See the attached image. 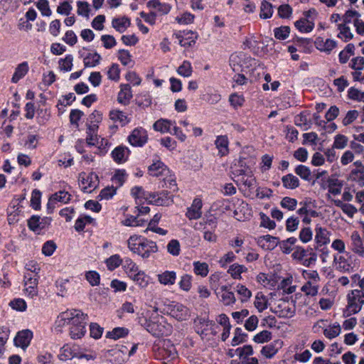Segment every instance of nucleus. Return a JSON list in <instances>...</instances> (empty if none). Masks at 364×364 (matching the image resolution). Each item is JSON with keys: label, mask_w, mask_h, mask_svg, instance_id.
<instances>
[{"label": "nucleus", "mask_w": 364, "mask_h": 364, "mask_svg": "<svg viewBox=\"0 0 364 364\" xmlns=\"http://www.w3.org/2000/svg\"><path fill=\"white\" fill-rule=\"evenodd\" d=\"M139 323L151 334L160 337L166 336L170 332V326H167L164 318L159 315L151 316L149 318H140Z\"/></svg>", "instance_id": "nucleus-1"}, {"label": "nucleus", "mask_w": 364, "mask_h": 364, "mask_svg": "<svg viewBox=\"0 0 364 364\" xmlns=\"http://www.w3.org/2000/svg\"><path fill=\"white\" fill-rule=\"evenodd\" d=\"M87 314L79 309H71L60 314L57 323L59 326H86Z\"/></svg>", "instance_id": "nucleus-2"}, {"label": "nucleus", "mask_w": 364, "mask_h": 364, "mask_svg": "<svg viewBox=\"0 0 364 364\" xmlns=\"http://www.w3.org/2000/svg\"><path fill=\"white\" fill-rule=\"evenodd\" d=\"M347 306L344 314L349 316L358 313L364 304V292L361 290H351L347 295Z\"/></svg>", "instance_id": "nucleus-3"}, {"label": "nucleus", "mask_w": 364, "mask_h": 364, "mask_svg": "<svg viewBox=\"0 0 364 364\" xmlns=\"http://www.w3.org/2000/svg\"><path fill=\"white\" fill-rule=\"evenodd\" d=\"M78 179L80 186L84 192H92L99 184L98 176L94 173H90L89 174L80 173L79 174Z\"/></svg>", "instance_id": "nucleus-4"}, {"label": "nucleus", "mask_w": 364, "mask_h": 364, "mask_svg": "<svg viewBox=\"0 0 364 364\" xmlns=\"http://www.w3.org/2000/svg\"><path fill=\"white\" fill-rule=\"evenodd\" d=\"M158 251L156 243L146 238H143L138 242L135 254L140 255L142 258H149L151 254Z\"/></svg>", "instance_id": "nucleus-5"}, {"label": "nucleus", "mask_w": 364, "mask_h": 364, "mask_svg": "<svg viewBox=\"0 0 364 364\" xmlns=\"http://www.w3.org/2000/svg\"><path fill=\"white\" fill-rule=\"evenodd\" d=\"M128 141L133 146H143L148 141V134L142 127L135 128L128 136Z\"/></svg>", "instance_id": "nucleus-6"}, {"label": "nucleus", "mask_w": 364, "mask_h": 364, "mask_svg": "<svg viewBox=\"0 0 364 364\" xmlns=\"http://www.w3.org/2000/svg\"><path fill=\"white\" fill-rule=\"evenodd\" d=\"M168 311L169 315L178 321H186L190 317L189 309L181 304L170 305Z\"/></svg>", "instance_id": "nucleus-7"}, {"label": "nucleus", "mask_w": 364, "mask_h": 364, "mask_svg": "<svg viewBox=\"0 0 364 364\" xmlns=\"http://www.w3.org/2000/svg\"><path fill=\"white\" fill-rule=\"evenodd\" d=\"M23 282L26 294L31 298L37 296L38 276L32 275V274H25Z\"/></svg>", "instance_id": "nucleus-8"}, {"label": "nucleus", "mask_w": 364, "mask_h": 364, "mask_svg": "<svg viewBox=\"0 0 364 364\" xmlns=\"http://www.w3.org/2000/svg\"><path fill=\"white\" fill-rule=\"evenodd\" d=\"M149 198L151 202L156 205L168 206L173 202L172 196L164 191L159 193H150Z\"/></svg>", "instance_id": "nucleus-9"}, {"label": "nucleus", "mask_w": 364, "mask_h": 364, "mask_svg": "<svg viewBox=\"0 0 364 364\" xmlns=\"http://www.w3.org/2000/svg\"><path fill=\"white\" fill-rule=\"evenodd\" d=\"M160 354L164 360L173 361L178 358V353L176 347L169 341H164L160 350Z\"/></svg>", "instance_id": "nucleus-10"}, {"label": "nucleus", "mask_w": 364, "mask_h": 364, "mask_svg": "<svg viewBox=\"0 0 364 364\" xmlns=\"http://www.w3.org/2000/svg\"><path fill=\"white\" fill-rule=\"evenodd\" d=\"M350 249L360 257H364V241L357 231L352 232L350 235Z\"/></svg>", "instance_id": "nucleus-11"}, {"label": "nucleus", "mask_w": 364, "mask_h": 364, "mask_svg": "<svg viewBox=\"0 0 364 364\" xmlns=\"http://www.w3.org/2000/svg\"><path fill=\"white\" fill-rule=\"evenodd\" d=\"M33 338L31 331L27 329L19 331L14 338V343L16 346L26 349L30 344Z\"/></svg>", "instance_id": "nucleus-12"}, {"label": "nucleus", "mask_w": 364, "mask_h": 364, "mask_svg": "<svg viewBox=\"0 0 364 364\" xmlns=\"http://www.w3.org/2000/svg\"><path fill=\"white\" fill-rule=\"evenodd\" d=\"M314 44L318 50L328 54L337 46V43L334 40L330 38L324 39L323 37L320 36L316 38Z\"/></svg>", "instance_id": "nucleus-13"}, {"label": "nucleus", "mask_w": 364, "mask_h": 364, "mask_svg": "<svg viewBox=\"0 0 364 364\" xmlns=\"http://www.w3.org/2000/svg\"><path fill=\"white\" fill-rule=\"evenodd\" d=\"M351 256L349 253H345L343 255L334 256V262L337 265V269L342 272H350L353 269Z\"/></svg>", "instance_id": "nucleus-14"}, {"label": "nucleus", "mask_w": 364, "mask_h": 364, "mask_svg": "<svg viewBox=\"0 0 364 364\" xmlns=\"http://www.w3.org/2000/svg\"><path fill=\"white\" fill-rule=\"evenodd\" d=\"M149 172L153 176H166L169 173L166 166L158 159L153 160V164L149 166Z\"/></svg>", "instance_id": "nucleus-15"}, {"label": "nucleus", "mask_w": 364, "mask_h": 364, "mask_svg": "<svg viewBox=\"0 0 364 364\" xmlns=\"http://www.w3.org/2000/svg\"><path fill=\"white\" fill-rule=\"evenodd\" d=\"M99 126L96 123H91L87 129L86 142L89 146H97L99 144L100 136L97 135Z\"/></svg>", "instance_id": "nucleus-16"}, {"label": "nucleus", "mask_w": 364, "mask_h": 364, "mask_svg": "<svg viewBox=\"0 0 364 364\" xmlns=\"http://www.w3.org/2000/svg\"><path fill=\"white\" fill-rule=\"evenodd\" d=\"M283 342L281 340H276L274 342L262 347L261 354L266 358H272L277 354L279 349L282 348Z\"/></svg>", "instance_id": "nucleus-17"}, {"label": "nucleus", "mask_w": 364, "mask_h": 364, "mask_svg": "<svg viewBox=\"0 0 364 364\" xmlns=\"http://www.w3.org/2000/svg\"><path fill=\"white\" fill-rule=\"evenodd\" d=\"M232 173L235 176H240L245 174H250L252 171L250 166L247 164L245 159H240L236 161L231 166Z\"/></svg>", "instance_id": "nucleus-18"}, {"label": "nucleus", "mask_w": 364, "mask_h": 364, "mask_svg": "<svg viewBox=\"0 0 364 364\" xmlns=\"http://www.w3.org/2000/svg\"><path fill=\"white\" fill-rule=\"evenodd\" d=\"M202 201L200 199L195 198L191 207L187 210L186 215L190 220H196L200 218L202 215Z\"/></svg>", "instance_id": "nucleus-19"}, {"label": "nucleus", "mask_w": 364, "mask_h": 364, "mask_svg": "<svg viewBox=\"0 0 364 364\" xmlns=\"http://www.w3.org/2000/svg\"><path fill=\"white\" fill-rule=\"evenodd\" d=\"M129 152L127 147L119 146L112 151V157L116 163L122 164L127 161Z\"/></svg>", "instance_id": "nucleus-20"}, {"label": "nucleus", "mask_w": 364, "mask_h": 364, "mask_svg": "<svg viewBox=\"0 0 364 364\" xmlns=\"http://www.w3.org/2000/svg\"><path fill=\"white\" fill-rule=\"evenodd\" d=\"M147 6L154 9L160 15L167 14L171 9V6L166 3H161L159 0H151L147 3Z\"/></svg>", "instance_id": "nucleus-21"}, {"label": "nucleus", "mask_w": 364, "mask_h": 364, "mask_svg": "<svg viewBox=\"0 0 364 364\" xmlns=\"http://www.w3.org/2000/svg\"><path fill=\"white\" fill-rule=\"evenodd\" d=\"M29 66L27 62H23L17 65L15 69L14 73L11 77L13 83H17L21 79L24 77L28 73Z\"/></svg>", "instance_id": "nucleus-22"}, {"label": "nucleus", "mask_w": 364, "mask_h": 364, "mask_svg": "<svg viewBox=\"0 0 364 364\" xmlns=\"http://www.w3.org/2000/svg\"><path fill=\"white\" fill-rule=\"evenodd\" d=\"M258 242L262 247H266L267 250L274 249L278 243L279 238L269 235L260 236L258 239Z\"/></svg>", "instance_id": "nucleus-23"}, {"label": "nucleus", "mask_w": 364, "mask_h": 364, "mask_svg": "<svg viewBox=\"0 0 364 364\" xmlns=\"http://www.w3.org/2000/svg\"><path fill=\"white\" fill-rule=\"evenodd\" d=\"M283 186L285 188L294 190L300 186L299 178L292 173L287 174L282 178Z\"/></svg>", "instance_id": "nucleus-24"}, {"label": "nucleus", "mask_w": 364, "mask_h": 364, "mask_svg": "<svg viewBox=\"0 0 364 364\" xmlns=\"http://www.w3.org/2000/svg\"><path fill=\"white\" fill-rule=\"evenodd\" d=\"M132 97L131 87L129 85H121V90L118 94L117 100L119 103L127 105Z\"/></svg>", "instance_id": "nucleus-25"}, {"label": "nucleus", "mask_w": 364, "mask_h": 364, "mask_svg": "<svg viewBox=\"0 0 364 364\" xmlns=\"http://www.w3.org/2000/svg\"><path fill=\"white\" fill-rule=\"evenodd\" d=\"M175 122L168 119H161L157 120L153 125L154 130L161 133H171V128L173 127Z\"/></svg>", "instance_id": "nucleus-26"}, {"label": "nucleus", "mask_w": 364, "mask_h": 364, "mask_svg": "<svg viewBox=\"0 0 364 364\" xmlns=\"http://www.w3.org/2000/svg\"><path fill=\"white\" fill-rule=\"evenodd\" d=\"M215 144L218 149L219 154L223 156L228 154V139L225 135L218 136L215 141Z\"/></svg>", "instance_id": "nucleus-27"}, {"label": "nucleus", "mask_w": 364, "mask_h": 364, "mask_svg": "<svg viewBox=\"0 0 364 364\" xmlns=\"http://www.w3.org/2000/svg\"><path fill=\"white\" fill-rule=\"evenodd\" d=\"M319 284L314 282H306L301 288V291L307 296H315L318 294Z\"/></svg>", "instance_id": "nucleus-28"}, {"label": "nucleus", "mask_w": 364, "mask_h": 364, "mask_svg": "<svg viewBox=\"0 0 364 364\" xmlns=\"http://www.w3.org/2000/svg\"><path fill=\"white\" fill-rule=\"evenodd\" d=\"M130 20L127 17L115 18L112 21V25L119 33H123L130 26Z\"/></svg>", "instance_id": "nucleus-29"}, {"label": "nucleus", "mask_w": 364, "mask_h": 364, "mask_svg": "<svg viewBox=\"0 0 364 364\" xmlns=\"http://www.w3.org/2000/svg\"><path fill=\"white\" fill-rule=\"evenodd\" d=\"M295 27L301 32L309 33L314 28V23L306 18H301L294 23Z\"/></svg>", "instance_id": "nucleus-30"}, {"label": "nucleus", "mask_w": 364, "mask_h": 364, "mask_svg": "<svg viewBox=\"0 0 364 364\" xmlns=\"http://www.w3.org/2000/svg\"><path fill=\"white\" fill-rule=\"evenodd\" d=\"M338 30H339V33L337 36L338 38L342 39L344 42H348L353 38V34L350 27L346 25V23L338 24Z\"/></svg>", "instance_id": "nucleus-31"}, {"label": "nucleus", "mask_w": 364, "mask_h": 364, "mask_svg": "<svg viewBox=\"0 0 364 364\" xmlns=\"http://www.w3.org/2000/svg\"><path fill=\"white\" fill-rule=\"evenodd\" d=\"M109 117L113 122H119L122 126L126 125L129 122L125 113L119 110L110 111Z\"/></svg>", "instance_id": "nucleus-32"}, {"label": "nucleus", "mask_w": 364, "mask_h": 364, "mask_svg": "<svg viewBox=\"0 0 364 364\" xmlns=\"http://www.w3.org/2000/svg\"><path fill=\"white\" fill-rule=\"evenodd\" d=\"M247 271V268L244 265L237 263L232 264L229 267L228 273L235 279H241V274Z\"/></svg>", "instance_id": "nucleus-33"}, {"label": "nucleus", "mask_w": 364, "mask_h": 364, "mask_svg": "<svg viewBox=\"0 0 364 364\" xmlns=\"http://www.w3.org/2000/svg\"><path fill=\"white\" fill-rule=\"evenodd\" d=\"M334 204L341 208L343 213L348 215L349 217H353L354 214L357 213V209L351 204L344 203L340 200H334Z\"/></svg>", "instance_id": "nucleus-34"}, {"label": "nucleus", "mask_w": 364, "mask_h": 364, "mask_svg": "<svg viewBox=\"0 0 364 364\" xmlns=\"http://www.w3.org/2000/svg\"><path fill=\"white\" fill-rule=\"evenodd\" d=\"M254 304L259 312H262L268 307V300L262 292H258L255 296Z\"/></svg>", "instance_id": "nucleus-35"}, {"label": "nucleus", "mask_w": 364, "mask_h": 364, "mask_svg": "<svg viewBox=\"0 0 364 364\" xmlns=\"http://www.w3.org/2000/svg\"><path fill=\"white\" fill-rule=\"evenodd\" d=\"M327 235L328 232L326 229L321 227L316 228L315 235V240L316 243L320 246L327 244L329 242Z\"/></svg>", "instance_id": "nucleus-36"}, {"label": "nucleus", "mask_w": 364, "mask_h": 364, "mask_svg": "<svg viewBox=\"0 0 364 364\" xmlns=\"http://www.w3.org/2000/svg\"><path fill=\"white\" fill-rule=\"evenodd\" d=\"M130 278L141 288L147 287L149 284V277L144 272L139 271L134 273L133 276H131Z\"/></svg>", "instance_id": "nucleus-37"}, {"label": "nucleus", "mask_w": 364, "mask_h": 364, "mask_svg": "<svg viewBox=\"0 0 364 364\" xmlns=\"http://www.w3.org/2000/svg\"><path fill=\"white\" fill-rule=\"evenodd\" d=\"M294 171L296 175H298L301 178H302L304 181H310L311 178V171L310 168L304 165H298L295 169Z\"/></svg>", "instance_id": "nucleus-38"}, {"label": "nucleus", "mask_w": 364, "mask_h": 364, "mask_svg": "<svg viewBox=\"0 0 364 364\" xmlns=\"http://www.w3.org/2000/svg\"><path fill=\"white\" fill-rule=\"evenodd\" d=\"M159 281L161 284L164 285L173 284L176 278L174 272L166 271L161 274H159Z\"/></svg>", "instance_id": "nucleus-39"}, {"label": "nucleus", "mask_w": 364, "mask_h": 364, "mask_svg": "<svg viewBox=\"0 0 364 364\" xmlns=\"http://www.w3.org/2000/svg\"><path fill=\"white\" fill-rule=\"evenodd\" d=\"M101 56L97 53H88L84 58V65L85 67H95L100 63Z\"/></svg>", "instance_id": "nucleus-40"}, {"label": "nucleus", "mask_w": 364, "mask_h": 364, "mask_svg": "<svg viewBox=\"0 0 364 364\" xmlns=\"http://www.w3.org/2000/svg\"><path fill=\"white\" fill-rule=\"evenodd\" d=\"M129 333V330L124 327H117L112 331H108L106 334V337L117 340L118 338L126 336Z\"/></svg>", "instance_id": "nucleus-41"}, {"label": "nucleus", "mask_w": 364, "mask_h": 364, "mask_svg": "<svg viewBox=\"0 0 364 364\" xmlns=\"http://www.w3.org/2000/svg\"><path fill=\"white\" fill-rule=\"evenodd\" d=\"M193 271L197 275L203 277H206L209 272L208 264L206 262H200L199 261L193 262Z\"/></svg>", "instance_id": "nucleus-42"}, {"label": "nucleus", "mask_w": 364, "mask_h": 364, "mask_svg": "<svg viewBox=\"0 0 364 364\" xmlns=\"http://www.w3.org/2000/svg\"><path fill=\"white\" fill-rule=\"evenodd\" d=\"M131 193L136 200V203H141L142 199H148L149 198V194L144 191L142 187L141 186H134L131 190Z\"/></svg>", "instance_id": "nucleus-43"}, {"label": "nucleus", "mask_w": 364, "mask_h": 364, "mask_svg": "<svg viewBox=\"0 0 364 364\" xmlns=\"http://www.w3.org/2000/svg\"><path fill=\"white\" fill-rule=\"evenodd\" d=\"M272 5L266 0H263L260 6L259 16L262 18L266 19L270 18L272 16Z\"/></svg>", "instance_id": "nucleus-44"}, {"label": "nucleus", "mask_w": 364, "mask_h": 364, "mask_svg": "<svg viewBox=\"0 0 364 364\" xmlns=\"http://www.w3.org/2000/svg\"><path fill=\"white\" fill-rule=\"evenodd\" d=\"M282 309L280 312V316L284 318H291L294 316L296 307L294 304H290L288 302H284L282 305Z\"/></svg>", "instance_id": "nucleus-45"}, {"label": "nucleus", "mask_w": 364, "mask_h": 364, "mask_svg": "<svg viewBox=\"0 0 364 364\" xmlns=\"http://www.w3.org/2000/svg\"><path fill=\"white\" fill-rule=\"evenodd\" d=\"M40 217L36 215H33L28 220V228L34 231H40L46 228V225H42V222H40Z\"/></svg>", "instance_id": "nucleus-46"}, {"label": "nucleus", "mask_w": 364, "mask_h": 364, "mask_svg": "<svg viewBox=\"0 0 364 364\" xmlns=\"http://www.w3.org/2000/svg\"><path fill=\"white\" fill-rule=\"evenodd\" d=\"M177 73L178 75L184 77H190L193 73L191 63L188 60H184L183 63L178 68Z\"/></svg>", "instance_id": "nucleus-47"}, {"label": "nucleus", "mask_w": 364, "mask_h": 364, "mask_svg": "<svg viewBox=\"0 0 364 364\" xmlns=\"http://www.w3.org/2000/svg\"><path fill=\"white\" fill-rule=\"evenodd\" d=\"M85 332V326H70V335L73 339L81 338Z\"/></svg>", "instance_id": "nucleus-48"}, {"label": "nucleus", "mask_w": 364, "mask_h": 364, "mask_svg": "<svg viewBox=\"0 0 364 364\" xmlns=\"http://www.w3.org/2000/svg\"><path fill=\"white\" fill-rule=\"evenodd\" d=\"M272 334L270 331L264 330L257 333L253 341L257 343H264L269 341L272 339Z\"/></svg>", "instance_id": "nucleus-49"}, {"label": "nucleus", "mask_w": 364, "mask_h": 364, "mask_svg": "<svg viewBox=\"0 0 364 364\" xmlns=\"http://www.w3.org/2000/svg\"><path fill=\"white\" fill-rule=\"evenodd\" d=\"M301 274L306 282H314L316 284H318L321 280V277L316 270H303Z\"/></svg>", "instance_id": "nucleus-50"}, {"label": "nucleus", "mask_w": 364, "mask_h": 364, "mask_svg": "<svg viewBox=\"0 0 364 364\" xmlns=\"http://www.w3.org/2000/svg\"><path fill=\"white\" fill-rule=\"evenodd\" d=\"M341 329L339 324H333V326H329L327 328H325L323 331L324 336L329 338L332 339L337 337L341 333Z\"/></svg>", "instance_id": "nucleus-51"}, {"label": "nucleus", "mask_w": 364, "mask_h": 364, "mask_svg": "<svg viewBox=\"0 0 364 364\" xmlns=\"http://www.w3.org/2000/svg\"><path fill=\"white\" fill-rule=\"evenodd\" d=\"M236 291L241 296L240 300L242 302L248 301L252 296L251 291L242 284H237L236 286Z\"/></svg>", "instance_id": "nucleus-52"}, {"label": "nucleus", "mask_w": 364, "mask_h": 364, "mask_svg": "<svg viewBox=\"0 0 364 364\" xmlns=\"http://www.w3.org/2000/svg\"><path fill=\"white\" fill-rule=\"evenodd\" d=\"M348 97L349 99L358 102H364V91L362 92L353 87H350L348 91Z\"/></svg>", "instance_id": "nucleus-53"}, {"label": "nucleus", "mask_w": 364, "mask_h": 364, "mask_svg": "<svg viewBox=\"0 0 364 364\" xmlns=\"http://www.w3.org/2000/svg\"><path fill=\"white\" fill-rule=\"evenodd\" d=\"M122 262L119 255H114L107 258L105 263L109 270H114L121 264Z\"/></svg>", "instance_id": "nucleus-54"}, {"label": "nucleus", "mask_w": 364, "mask_h": 364, "mask_svg": "<svg viewBox=\"0 0 364 364\" xmlns=\"http://www.w3.org/2000/svg\"><path fill=\"white\" fill-rule=\"evenodd\" d=\"M126 178L127 173L124 170H117L112 177V181L117 187H120L123 185Z\"/></svg>", "instance_id": "nucleus-55"}, {"label": "nucleus", "mask_w": 364, "mask_h": 364, "mask_svg": "<svg viewBox=\"0 0 364 364\" xmlns=\"http://www.w3.org/2000/svg\"><path fill=\"white\" fill-rule=\"evenodd\" d=\"M241 176V183L248 188L249 189H252L255 187L256 180L253 176L252 171H250V174H245Z\"/></svg>", "instance_id": "nucleus-56"}, {"label": "nucleus", "mask_w": 364, "mask_h": 364, "mask_svg": "<svg viewBox=\"0 0 364 364\" xmlns=\"http://www.w3.org/2000/svg\"><path fill=\"white\" fill-rule=\"evenodd\" d=\"M116 191L117 188H114L113 186H107L100 191L98 198L100 200H109L116 194Z\"/></svg>", "instance_id": "nucleus-57"}, {"label": "nucleus", "mask_w": 364, "mask_h": 364, "mask_svg": "<svg viewBox=\"0 0 364 364\" xmlns=\"http://www.w3.org/2000/svg\"><path fill=\"white\" fill-rule=\"evenodd\" d=\"M236 351L240 359H242V361L250 357L254 353L253 348L250 345H245L242 348H238Z\"/></svg>", "instance_id": "nucleus-58"}, {"label": "nucleus", "mask_w": 364, "mask_h": 364, "mask_svg": "<svg viewBox=\"0 0 364 364\" xmlns=\"http://www.w3.org/2000/svg\"><path fill=\"white\" fill-rule=\"evenodd\" d=\"M280 205L289 210H294L297 205V200L295 198L286 196L282 199Z\"/></svg>", "instance_id": "nucleus-59"}, {"label": "nucleus", "mask_w": 364, "mask_h": 364, "mask_svg": "<svg viewBox=\"0 0 364 364\" xmlns=\"http://www.w3.org/2000/svg\"><path fill=\"white\" fill-rule=\"evenodd\" d=\"M348 138L343 134H337L334 137L333 146L335 149H343L348 144Z\"/></svg>", "instance_id": "nucleus-60"}, {"label": "nucleus", "mask_w": 364, "mask_h": 364, "mask_svg": "<svg viewBox=\"0 0 364 364\" xmlns=\"http://www.w3.org/2000/svg\"><path fill=\"white\" fill-rule=\"evenodd\" d=\"M77 13L80 16L89 17L90 11V4L87 1H77Z\"/></svg>", "instance_id": "nucleus-61"}, {"label": "nucleus", "mask_w": 364, "mask_h": 364, "mask_svg": "<svg viewBox=\"0 0 364 364\" xmlns=\"http://www.w3.org/2000/svg\"><path fill=\"white\" fill-rule=\"evenodd\" d=\"M167 251L173 256H178L181 251L179 242L177 240H171L167 245Z\"/></svg>", "instance_id": "nucleus-62"}, {"label": "nucleus", "mask_w": 364, "mask_h": 364, "mask_svg": "<svg viewBox=\"0 0 364 364\" xmlns=\"http://www.w3.org/2000/svg\"><path fill=\"white\" fill-rule=\"evenodd\" d=\"M274 37L279 40L286 39L290 33V28L289 26H281L276 28L274 31Z\"/></svg>", "instance_id": "nucleus-63"}, {"label": "nucleus", "mask_w": 364, "mask_h": 364, "mask_svg": "<svg viewBox=\"0 0 364 364\" xmlns=\"http://www.w3.org/2000/svg\"><path fill=\"white\" fill-rule=\"evenodd\" d=\"M349 66L354 70H363L364 68V58L362 56H357L352 58Z\"/></svg>", "instance_id": "nucleus-64"}]
</instances>
